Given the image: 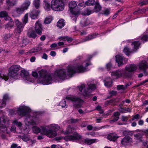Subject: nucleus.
Here are the masks:
<instances>
[{"label": "nucleus", "instance_id": "f257e3e1", "mask_svg": "<svg viewBox=\"0 0 148 148\" xmlns=\"http://www.w3.org/2000/svg\"><path fill=\"white\" fill-rule=\"evenodd\" d=\"M90 64V62L88 63L85 61L81 64L77 66L69 65L66 72L65 70H58L55 71L53 75L48 74L45 71L41 70L39 72V82L44 85H49L51 83L54 79H64L67 76L71 77L75 73H82L86 71V67Z\"/></svg>", "mask_w": 148, "mask_h": 148}, {"label": "nucleus", "instance_id": "f03ea898", "mask_svg": "<svg viewBox=\"0 0 148 148\" xmlns=\"http://www.w3.org/2000/svg\"><path fill=\"white\" fill-rule=\"evenodd\" d=\"M30 111L31 110L29 107L24 105L20 106L17 110V113L19 115L21 116H26L24 121L26 125H38L39 122L36 119L33 118V117L30 116L29 113Z\"/></svg>", "mask_w": 148, "mask_h": 148}, {"label": "nucleus", "instance_id": "7ed1b4c3", "mask_svg": "<svg viewBox=\"0 0 148 148\" xmlns=\"http://www.w3.org/2000/svg\"><path fill=\"white\" fill-rule=\"evenodd\" d=\"M136 66L134 64H131L125 67V71L123 73L122 71L117 70L112 72L111 75L113 78L116 79L122 76L124 77H129L131 76L130 72L136 71L137 69Z\"/></svg>", "mask_w": 148, "mask_h": 148}, {"label": "nucleus", "instance_id": "20e7f679", "mask_svg": "<svg viewBox=\"0 0 148 148\" xmlns=\"http://www.w3.org/2000/svg\"><path fill=\"white\" fill-rule=\"evenodd\" d=\"M44 8L47 11L51 10V8L56 11H61L64 8V3L63 0H52L51 5L47 1H44Z\"/></svg>", "mask_w": 148, "mask_h": 148}, {"label": "nucleus", "instance_id": "39448f33", "mask_svg": "<svg viewBox=\"0 0 148 148\" xmlns=\"http://www.w3.org/2000/svg\"><path fill=\"white\" fill-rule=\"evenodd\" d=\"M87 84L88 86V88L86 90L85 89L82 92V90L85 87V85L84 84H82L80 86L78 87V88L79 91L82 92L83 95L85 97H89L90 95V93L91 91L95 90L97 88L95 84L92 83H90L89 82H87Z\"/></svg>", "mask_w": 148, "mask_h": 148}, {"label": "nucleus", "instance_id": "423d86ee", "mask_svg": "<svg viewBox=\"0 0 148 148\" xmlns=\"http://www.w3.org/2000/svg\"><path fill=\"white\" fill-rule=\"evenodd\" d=\"M10 125L9 119L2 116L0 118V133H7L8 128Z\"/></svg>", "mask_w": 148, "mask_h": 148}, {"label": "nucleus", "instance_id": "0eeeda50", "mask_svg": "<svg viewBox=\"0 0 148 148\" xmlns=\"http://www.w3.org/2000/svg\"><path fill=\"white\" fill-rule=\"evenodd\" d=\"M21 69V67L18 65L11 66L9 69V75L13 78L17 79L19 75V71Z\"/></svg>", "mask_w": 148, "mask_h": 148}, {"label": "nucleus", "instance_id": "6e6552de", "mask_svg": "<svg viewBox=\"0 0 148 148\" xmlns=\"http://www.w3.org/2000/svg\"><path fill=\"white\" fill-rule=\"evenodd\" d=\"M33 132L36 134L39 133L42 135H46L48 137H50L51 136L50 131H47L45 126H40V127L36 126H34L32 128Z\"/></svg>", "mask_w": 148, "mask_h": 148}, {"label": "nucleus", "instance_id": "1a4fd4ad", "mask_svg": "<svg viewBox=\"0 0 148 148\" xmlns=\"http://www.w3.org/2000/svg\"><path fill=\"white\" fill-rule=\"evenodd\" d=\"M45 128L47 131H50L51 136L48 137L49 138H53L57 135L56 131L60 129V127L56 124H52L48 125L45 126Z\"/></svg>", "mask_w": 148, "mask_h": 148}, {"label": "nucleus", "instance_id": "9d476101", "mask_svg": "<svg viewBox=\"0 0 148 148\" xmlns=\"http://www.w3.org/2000/svg\"><path fill=\"white\" fill-rule=\"evenodd\" d=\"M81 138V136L76 133L73 135L67 136L64 138L62 136L57 137L55 138V140H60L63 139L66 141H74L78 140Z\"/></svg>", "mask_w": 148, "mask_h": 148}, {"label": "nucleus", "instance_id": "9b49d317", "mask_svg": "<svg viewBox=\"0 0 148 148\" xmlns=\"http://www.w3.org/2000/svg\"><path fill=\"white\" fill-rule=\"evenodd\" d=\"M77 4L76 2L72 1L69 3V7L70 10V12L71 13V17L73 19L76 21V18L77 16L79 14V12L75 11V8L76 7Z\"/></svg>", "mask_w": 148, "mask_h": 148}, {"label": "nucleus", "instance_id": "f8f14e48", "mask_svg": "<svg viewBox=\"0 0 148 148\" xmlns=\"http://www.w3.org/2000/svg\"><path fill=\"white\" fill-rule=\"evenodd\" d=\"M66 99L68 100H70L77 104H74V107L75 108H78L81 107V104L83 101L79 98L73 96H69L66 97Z\"/></svg>", "mask_w": 148, "mask_h": 148}, {"label": "nucleus", "instance_id": "ddd939ff", "mask_svg": "<svg viewBox=\"0 0 148 148\" xmlns=\"http://www.w3.org/2000/svg\"><path fill=\"white\" fill-rule=\"evenodd\" d=\"M19 75L23 77L24 79L27 81L32 83L35 82V79L33 78H31L29 75L28 72L25 69L21 70Z\"/></svg>", "mask_w": 148, "mask_h": 148}, {"label": "nucleus", "instance_id": "4468645a", "mask_svg": "<svg viewBox=\"0 0 148 148\" xmlns=\"http://www.w3.org/2000/svg\"><path fill=\"white\" fill-rule=\"evenodd\" d=\"M133 142L132 138L129 136L124 137L121 140V144L123 146L131 145Z\"/></svg>", "mask_w": 148, "mask_h": 148}, {"label": "nucleus", "instance_id": "2eb2a0df", "mask_svg": "<svg viewBox=\"0 0 148 148\" xmlns=\"http://www.w3.org/2000/svg\"><path fill=\"white\" fill-rule=\"evenodd\" d=\"M24 11L21 6L20 7H16L12 11V15L16 17L19 16Z\"/></svg>", "mask_w": 148, "mask_h": 148}, {"label": "nucleus", "instance_id": "dca6fc26", "mask_svg": "<svg viewBox=\"0 0 148 148\" xmlns=\"http://www.w3.org/2000/svg\"><path fill=\"white\" fill-rule=\"evenodd\" d=\"M21 132L24 134L23 135H21L20 137L24 141L26 142L30 140V136L27 135L29 133V131L26 128L24 130H21Z\"/></svg>", "mask_w": 148, "mask_h": 148}, {"label": "nucleus", "instance_id": "f3484780", "mask_svg": "<svg viewBox=\"0 0 148 148\" xmlns=\"http://www.w3.org/2000/svg\"><path fill=\"white\" fill-rule=\"evenodd\" d=\"M15 23L17 26V28L15 29V32L16 33L19 34L23 30V26L22 23L18 19L15 20Z\"/></svg>", "mask_w": 148, "mask_h": 148}, {"label": "nucleus", "instance_id": "a211bd4d", "mask_svg": "<svg viewBox=\"0 0 148 148\" xmlns=\"http://www.w3.org/2000/svg\"><path fill=\"white\" fill-rule=\"evenodd\" d=\"M35 29L36 33L40 35L42 33V29L41 24L39 21H37L35 23Z\"/></svg>", "mask_w": 148, "mask_h": 148}, {"label": "nucleus", "instance_id": "6ab92c4d", "mask_svg": "<svg viewBox=\"0 0 148 148\" xmlns=\"http://www.w3.org/2000/svg\"><path fill=\"white\" fill-rule=\"evenodd\" d=\"M138 67L140 70L145 71L148 68L147 62L145 61H142L138 64Z\"/></svg>", "mask_w": 148, "mask_h": 148}, {"label": "nucleus", "instance_id": "aec40b11", "mask_svg": "<svg viewBox=\"0 0 148 148\" xmlns=\"http://www.w3.org/2000/svg\"><path fill=\"white\" fill-rule=\"evenodd\" d=\"M17 0H7L6 4L7 6L5 9L9 10L11 7L14 6L16 3Z\"/></svg>", "mask_w": 148, "mask_h": 148}, {"label": "nucleus", "instance_id": "412c9836", "mask_svg": "<svg viewBox=\"0 0 148 148\" xmlns=\"http://www.w3.org/2000/svg\"><path fill=\"white\" fill-rule=\"evenodd\" d=\"M9 99V97L8 94H5L3 95V99L0 101V108H2L5 106L6 102Z\"/></svg>", "mask_w": 148, "mask_h": 148}, {"label": "nucleus", "instance_id": "4be33fe9", "mask_svg": "<svg viewBox=\"0 0 148 148\" xmlns=\"http://www.w3.org/2000/svg\"><path fill=\"white\" fill-rule=\"evenodd\" d=\"M39 13L38 10H33L30 13V16L32 19H36L38 18Z\"/></svg>", "mask_w": 148, "mask_h": 148}, {"label": "nucleus", "instance_id": "5701e85b", "mask_svg": "<svg viewBox=\"0 0 148 148\" xmlns=\"http://www.w3.org/2000/svg\"><path fill=\"white\" fill-rule=\"evenodd\" d=\"M115 57L116 62L118 63L119 66L123 65V62L125 59L122 56L118 55L115 56Z\"/></svg>", "mask_w": 148, "mask_h": 148}, {"label": "nucleus", "instance_id": "b1692460", "mask_svg": "<svg viewBox=\"0 0 148 148\" xmlns=\"http://www.w3.org/2000/svg\"><path fill=\"white\" fill-rule=\"evenodd\" d=\"M98 141V140L96 139H89L86 138L84 140V143L86 145H90Z\"/></svg>", "mask_w": 148, "mask_h": 148}, {"label": "nucleus", "instance_id": "393cba45", "mask_svg": "<svg viewBox=\"0 0 148 148\" xmlns=\"http://www.w3.org/2000/svg\"><path fill=\"white\" fill-rule=\"evenodd\" d=\"M118 137L115 133H111L108 136L107 138L111 141H114Z\"/></svg>", "mask_w": 148, "mask_h": 148}, {"label": "nucleus", "instance_id": "a878e982", "mask_svg": "<svg viewBox=\"0 0 148 148\" xmlns=\"http://www.w3.org/2000/svg\"><path fill=\"white\" fill-rule=\"evenodd\" d=\"M31 2L29 0H26L23 3L21 6L25 11L28 8Z\"/></svg>", "mask_w": 148, "mask_h": 148}, {"label": "nucleus", "instance_id": "bb28decb", "mask_svg": "<svg viewBox=\"0 0 148 148\" xmlns=\"http://www.w3.org/2000/svg\"><path fill=\"white\" fill-rule=\"evenodd\" d=\"M112 84V80L110 78L106 79L104 80V85L107 87H111Z\"/></svg>", "mask_w": 148, "mask_h": 148}, {"label": "nucleus", "instance_id": "cd10ccee", "mask_svg": "<svg viewBox=\"0 0 148 148\" xmlns=\"http://www.w3.org/2000/svg\"><path fill=\"white\" fill-rule=\"evenodd\" d=\"M75 129L73 127H71L69 126L67 128L66 131L64 134H70L74 132Z\"/></svg>", "mask_w": 148, "mask_h": 148}, {"label": "nucleus", "instance_id": "c85d7f7f", "mask_svg": "<svg viewBox=\"0 0 148 148\" xmlns=\"http://www.w3.org/2000/svg\"><path fill=\"white\" fill-rule=\"evenodd\" d=\"M97 34H93L89 35L87 36L85 38L83 39V42H85L91 40L93 38H95L96 37Z\"/></svg>", "mask_w": 148, "mask_h": 148}, {"label": "nucleus", "instance_id": "c756f323", "mask_svg": "<svg viewBox=\"0 0 148 148\" xmlns=\"http://www.w3.org/2000/svg\"><path fill=\"white\" fill-rule=\"evenodd\" d=\"M42 50V48L40 47H38L30 50L28 52L30 53H32L39 52Z\"/></svg>", "mask_w": 148, "mask_h": 148}, {"label": "nucleus", "instance_id": "7c9ffc66", "mask_svg": "<svg viewBox=\"0 0 148 148\" xmlns=\"http://www.w3.org/2000/svg\"><path fill=\"white\" fill-rule=\"evenodd\" d=\"M0 17L4 18V19L5 20L10 19V18L8 16L7 12L5 11L0 12Z\"/></svg>", "mask_w": 148, "mask_h": 148}, {"label": "nucleus", "instance_id": "2f4dec72", "mask_svg": "<svg viewBox=\"0 0 148 148\" xmlns=\"http://www.w3.org/2000/svg\"><path fill=\"white\" fill-rule=\"evenodd\" d=\"M114 119L110 121V123L114 122L117 121L119 119L120 113L118 112H116L114 114Z\"/></svg>", "mask_w": 148, "mask_h": 148}, {"label": "nucleus", "instance_id": "473e14b6", "mask_svg": "<svg viewBox=\"0 0 148 148\" xmlns=\"http://www.w3.org/2000/svg\"><path fill=\"white\" fill-rule=\"evenodd\" d=\"M60 40L66 41L67 40L68 42H71L73 40L71 37H69L68 36L60 37L59 38Z\"/></svg>", "mask_w": 148, "mask_h": 148}, {"label": "nucleus", "instance_id": "72a5a7b5", "mask_svg": "<svg viewBox=\"0 0 148 148\" xmlns=\"http://www.w3.org/2000/svg\"><path fill=\"white\" fill-rule=\"evenodd\" d=\"M65 25L64 21L63 19H60L57 22V26L60 28H61Z\"/></svg>", "mask_w": 148, "mask_h": 148}, {"label": "nucleus", "instance_id": "f704fd0d", "mask_svg": "<svg viewBox=\"0 0 148 148\" xmlns=\"http://www.w3.org/2000/svg\"><path fill=\"white\" fill-rule=\"evenodd\" d=\"M132 45H134V51H135L138 49L139 46L140 45V43L139 41H134L132 43Z\"/></svg>", "mask_w": 148, "mask_h": 148}, {"label": "nucleus", "instance_id": "c9c22d12", "mask_svg": "<svg viewBox=\"0 0 148 148\" xmlns=\"http://www.w3.org/2000/svg\"><path fill=\"white\" fill-rule=\"evenodd\" d=\"M89 23V21L86 19H84L82 20L81 22V24L82 26L85 27L88 25Z\"/></svg>", "mask_w": 148, "mask_h": 148}, {"label": "nucleus", "instance_id": "e433bc0d", "mask_svg": "<svg viewBox=\"0 0 148 148\" xmlns=\"http://www.w3.org/2000/svg\"><path fill=\"white\" fill-rule=\"evenodd\" d=\"M52 19V16H49L45 18L44 21V23L46 24H49L51 22Z\"/></svg>", "mask_w": 148, "mask_h": 148}, {"label": "nucleus", "instance_id": "4c0bfd02", "mask_svg": "<svg viewBox=\"0 0 148 148\" xmlns=\"http://www.w3.org/2000/svg\"><path fill=\"white\" fill-rule=\"evenodd\" d=\"M101 9V7L99 3H97L94 8V10L95 12H99L100 11Z\"/></svg>", "mask_w": 148, "mask_h": 148}, {"label": "nucleus", "instance_id": "58836bf2", "mask_svg": "<svg viewBox=\"0 0 148 148\" xmlns=\"http://www.w3.org/2000/svg\"><path fill=\"white\" fill-rule=\"evenodd\" d=\"M95 0H88L85 2V4L87 5H93L95 4Z\"/></svg>", "mask_w": 148, "mask_h": 148}, {"label": "nucleus", "instance_id": "ea45409f", "mask_svg": "<svg viewBox=\"0 0 148 148\" xmlns=\"http://www.w3.org/2000/svg\"><path fill=\"white\" fill-rule=\"evenodd\" d=\"M28 35L29 37L35 38L37 36L35 32L34 31H32L31 32L28 33Z\"/></svg>", "mask_w": 148, "mask_h": 148}, {"label": "nucleus", "instance_id": "a19ab883", "mask_svg": "<svg viewBox=\"0 0 148 148\" xmlns=\"http://www.w3.org/2000/svg\"><path fill=\"white\" fill-rule=\"evenodd\" d=\"M143 136V134L141 132L140 133H138L134 135V136L135 138L137 140H140L141 138H142Z\"/></svg>", "mask_w": 148, "mask_h": 148}, {"label": "nucleus", "instance_id": "79ce46f5", "mask_svg": "<svg viewBox=\"0 0 148 148\" xmlns=\"http://www.w3.org/2000/svg\"><path fill=\"white\" fill-rule=\"evenodd\" d=\"M33 4L36 8H38L40 6L39 0H34Z\"/></svg>", "mask_w": 148, "mask_h": 148}, {"label": "nucleus", "instance_id": "37998d69", "mask_svg": "<svg viewBox=\"0 0 148 148\" xmlns=\"http://www.w3.org/2000/svg\"><path fill=\"white\" fill-rule=\"evenodd\" d=\"M13 123L19 127H21L22 126V124L21 122H18L17 120L15 119L12 122Z\"/></svg>", "mask_w": 148, "mask_h": 148}, {"label": "nucleus", "instance_id": "c03bdc74", "mask_svg": "<svg viewBox=\"0 0 148 148\" xmlns=\"http://www.w3.org/2000/svg\"><path fill=\"white\" fill-rule=\"evenodd\" d=\"M123 51L127 55H128L131 52L130 49L127 47H126L124 48Z\"/></svg>", "mask_w": 148, "mask_h": 148}, {"label": "nucleus", "instance_id": "a18cd8bd", "mask_svg": "<svg viewBox=\"0 0 148 148\" xmlns=\"http://www.w3.org/2000/svg\"><path fill=\"white\" fill-rule=\"evenodd\" d=\"M28 18V15L27 14H26L22 19L23 22L25 25L27 22Z\"/></svg>", "mask_w": 148, "mask_h": 148}, {"label": "nucleus", "instance_id": "49530a36", "mask_svg": "<svg viewBox=\"0 0 148 148\" xmlns=\"http://www.w3.org/2000/svg\"><path fill=\"white\" fill-rule=\"evenodd\" d=\"M141 40L143 42L148 40V36L147 35H143L140 37Z\"/></svg>", "mask_w": 148, "mask_h": 148}, {"label": "nucleus", "instance_id": "de8ad7c7", "mask_svg": "<svg viewBox=\"0 0 148 148\" xmlns=\"http://www.w3.org/2000/svg\"><path fill=\"white\" fill-rule=\"evenodd\" d=\"M8 77L6 75H4L3 74L0 73V80L4 79L5 81H7L8 79Z\"/></svg>", "mask_w": 148, "mask_h": 148}, {"label": "nucleus", "instance_id": "09e8293b", "mask_svg": "<svg viewBox=\"0 0 148 148\" xmlns=\"http://www.w3.org/2000/svg\"><path fill=\"white\" fill-rule=\"evenodd\" d=\"M138 132H141L143 134V136L145 135V136H147L148 135V129H145L143 130L138 131Z\"/></svg>", "mask_w": 148, "mask_h": 148}, {"label": "nucleus", "instance_id": "8fccbe9b", "mask_svg": "<svg viewBox=\"0 0 148 148\" xmlns=\"http://www.w3.org/2000/svg\"><path fill=\"white\" fill-rule=\"evenodd\" d=\"M60 104L62 108H65L66 106V101L64 99L62 100L60 102Z\"/></svg>", "mask_w": 148, "mask_h": 148}, {"label": "nucleus", "instance_id": "3c124183", "mask_svg": "<svg viewBox=\"0 0 148 148\" xmlns=\"http://www.w3.org/2000/svg\"><path fill=\"white\" fill-rule=\"evenodd\" d=\"M14 25V23L12 21H10L8 23L6 26L7 27H12Z\"/></svg>", "mask_w": 148, "mask_h": 148}, {"label": "nucleus", "instance_id": "603ef678", "mask_svg": "<svg viewBox=\"0 0 148 148\" xmlns=\"http://www.w3.org/2000/svg\"><path fill=\"white\" fill-rule=\"evenodd\" d=\"M28 43L27 41L25 39H24L22 41V45H21V47H24Z\"/></svg>", "mask_w": 148, "mask_h": 148}, {"label": "nucleus", "instance_id": "864d4df0", "mask_svg": "<svg viewBox=\"0 0 148 148\" xmlns=\"http://www.w3.org/2000/svg\"><path fill=\"white\" fill-rule=\"evenodd\" d=\"M96 109L99 111V113L102 114L103 112V110L102 109L101 106H97L96 108Z\"/></svg>", "mask_w": 148, "mask_h": 148}, {"label": "nucleus", "instance_id": "5fc2aeb1", "mask_svg": "<svg viewBox=\"0 0 148 148\" xmlns=\"http://www.w3.org/2000/svg\"><path fill=\"white\" fill-rule=\"evenodd\" d=\"M110 10L108 9H106L103 10V13L104 14L108 15L110 14Z\"/></svg>", "mask_w": 148, "mask_h": 148}, {"label": "nucleus", "instance_id": "6e6d98bb", "mask_svg": "<svg viewBox=\"0 0 148 148\" xmlns=\"http://www.w3.org/2000/svg\"><path fill=\"white\" fill-rule=\"evenodd\" d=\"M103 135V134L100 132H94V137L101 136Z\"/></svg>", "mask_w": 148, "mask_h": 148}, {"label": "nucleus", "instance_id": "4d7b16f0", "mask_svg": "<svg viewBox=\"0 0 148 148\" xmlns=\"http://www.w3.org/2000/svg\"><path fill=\"white\" fill-rule=\"evenodd\" d=\"M121 120L123 121H127L128 120V117L126 116H122L121 117Z\"/></svg>", "mask_w": 148, "mask_h": 148}, {"label": "nucleus", "instance_id": "13d9d810", "mask_svg": "<svg viewBox=\"0 0 148 148\" xmlns=\"http://www.w3.org/2000/svg\"><path fill=\"white\" fill-rule=\"evenodd\" d=\"M139 115L138 114H137L135 115H134L133 117L132 118V121H134L135 119H139Z\"/></svg>", "mask_w": 148, "mask_h": 148}, {"label": "nucleus", "instance_id": "bf43d9fd", "mask_svg": "<svg viewBox=\"0 0 148 148\" xmlns=\"http://www.w3.org/2000/svg\"><path fill=\"white\" fill-rule=\"evenodd\" d=\"M111 66V64L110 63H108L106 65V68L108 70H109L110 69Z\"/></svg>", "mask_w": 148, "mask_h": 148}, {"label": "nucleus", "instance_id": "052dcab7", "mask_svg": "<svg viewBox=\"0 0 148 148\" xmlns=\"http://www.w3.org/2000/svg\"><path fill=\"white\" fill-rule=\"evenodd\" d=\"M78 120H77L74 119H71L69 120V122L71 123H74L77 122Z\"/></svg>", "mask_w": 148, "mask_h": 148}, {"label": "nucleus", "instance_id": "680f3d73", "mask_svg": "<svg viewBox=\"0 0 148 148\" xmlns=\"http://www.w3.org/2000/svg\"><path fill=\"white\" fill-rule=\"evenodd\" d=\"M124 86L122 85H119L117 86V89L118 90L121 89H124Z\"/></svg>", "mask_w": 148, "mask_h": 148}, {"label": "nucleus", "instance_id": "e2e57ef3", "mask_svg": "<svg viewBox=\"0 0 148 148\" xmlns=\"http://www.w3.org/2000/svg\"><path fill=\"white\" fill-rule=\"evenodd\" d=\"M78 6L80 9H81V8H84L85 6V4L84 3H80L78 5Z\"/></svg>", "mask_w": 148, "mask_h": 148}, {"label": "nucleus", "instance_id": "0e129e2a", "mask_svg": "<svg viewBox=\"0 0 148 148\" xmlns=\"http://www.w3.org/2000/svg\"><path fill=\"white\" fill-rule=\"evenodd\" d=\"M119 110L121 113H126L127 112H128V111L127 110H125L123 108H121L119 109Z\"/></svg>", "mask_w": 148, "mask_h": 148}, {"label": "nucleus", "instance_id": "69168bd1", "mask_svg": "<svg viewBox=\"0 0 148 148\" xmlns=\"http://www.w3.org/2000/svg\"><path fill=\"white\" fill-rule=\"evenodd\" d=\"M86 135H90L93 137H94V132H87L85 134Z\"/></svg>", "mask_w": 148, "mask_h": 148}, {"label": "nucleus", "instance_id": "338daca9", "mask_svg": "<svg viewBox=\"0 0 148 148\" xmlns=\"http://www.w3.org/2000/svg\"><path fill=\"white\" fill-rule=\"evenodd\" d=\"M32 75L35 78H36L38 77V73L35 72H33L32 73Z\"/></svg>", "mask_w": 148, "mask_h": 148}, {"label": "nucleus", "instance_id": "774afa93", "mask_svg": "<svg viewBox=\"0 0 148 148\" xmlns=\"http://www.w3.org/2000/svg\"><path fill=\"white\" fill-rule=\"evenodd\" d=\"M18 145L16 144H12L11 146V148H16Z\"/></svg>", "mask_w": 148, "mask_h": 148}]
</instances>
